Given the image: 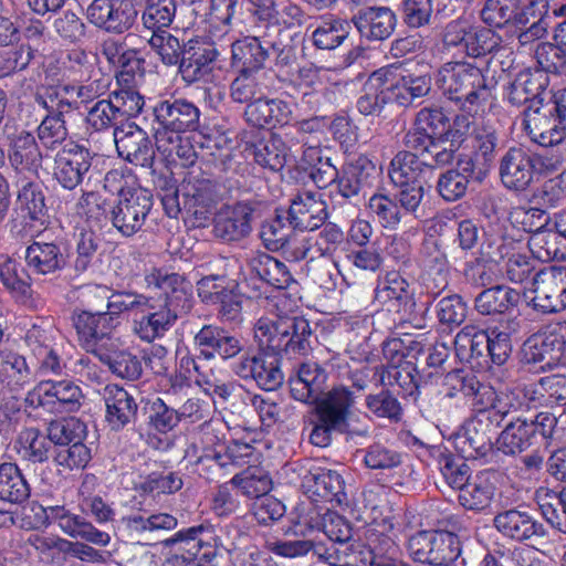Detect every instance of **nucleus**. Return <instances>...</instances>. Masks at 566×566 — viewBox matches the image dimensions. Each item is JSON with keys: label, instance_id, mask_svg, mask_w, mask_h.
Instances as JSON below:
<instances>
[{"label": "nucleus", "instance_id": "obj_1", "mask_svg": "<svg viewBox=\"0 0 566 566\" xmlns=\"http://www.w3.org/2000/svg\"><path fill=\"white\" fill-rule=\"evenodd\" d=\"M437 84L443 95L468 114L476 115L493 99L496 82L484 70L471 63H446L438 72Z\"/></svg>", "mask_w": 566, "mask_h": 566}, {"label": "nucleus", "instance_id": "obj_2", "mask_svg": "<svg viewBox=\"0 0 566 566\" xmlns=\"http://www.w3.org/2000/svg\"><path fill=\"white\" fill-rule=\"evenodd\" d=\"M522 403L510 400L506 403L492 405L481 409L463 426L462 432L454 437V446L462 458L484 460L485 463L496 455L493 437L503 420L520 411Z\"/></svg>", "mask_w": 566, "mask_h": 566}, {"label": "nucleus", "instance_id": "obj_3", "mask_svg": "<svg viewBox=\"0 0 566 566\" xmlns=\"http://www.w3.org/2000/svg\"><path fill=\"white\" fill-rule=\"evenodd\" d=\"M177 281V276H165L159 283V293L147 296L139 317H134V331L143 340L153 342L164 336L178 316L190 308L187 293L181 289H174L171 294L166 291Z\"/></svg>", "mask_w": 566, "mask_h": 566}, {"label": "nucleus", "instance_id": "obj_4", "mask_svg": "<svg viewBox=\"0 0 566 566\" xmlns=\"http://www.w3.org/2000/svg\"><path fill=\"white\" fill-rule=\"evenodd\" d=\"M355 405V396L343 385L334 386L321 398L315 407L317 422L314 426L310 441L321 448L329 446L332 432L365 436L366 431H353L349 429V417Z\"/></svg>", "mask_w": 566, "mask_h": 566}, {"label": "nucleus", "instance_id": "obj_5", "mask_svg": "<svg viewBox=\"0 0 566 566\" xmlns=\"http://www.w3.org/2000/svg\"><path fill=\"white\" fill-rule=\"evenodd\" d=\"M554 170V165L531 150L521 147H510L499 160V177L507 190L526 191L535 181L537 175Z\"/></svg>", "mask_w": 566, "mask_h": 566}, {"label": "nucleus", "instance_id": "obj_6", "mask_svg": "<svg viewBox=\"0 0 566 566\" xmlns=\"http://www.w3.org/2000/svg\"><path fill=\"white\" fill-rule=\"evenodd\" d=\"M410 557L431 566H450L461 555V542L457 534L441 530H424L408 541Z\"/></svg>", "mask_w": 566, "mask_h": 566}, {"label": "nucleus", "instance_id": "obj_7", "mask_svg": "<svg viewBox=\"0 0 566 566\" xmlns=\"http://www.w3.org/2000/svg\"><path fill=\"white\" fill-rule=\"evenodd\" d=\"M153 206L154 199L149 190H122L117 203L109 211V220L122 235L132 237L143 230Z\"/></svg>", "mask_w": 566, "mask_h": 566}, {"label": "nucleus", "instance_id": "obj_8", "mask_svg": "<svg viewBox=\"0 0 566 566\" xmlns=\"http://www.w3.org/2000/svg\"><path fill=\"white\" fill-rule=\"evenodd\" d=\"M273 0H250V73L264 67V62L275 51L270 31L275 30Z\"/></svg>", "mask_w": 566, "mask_h": 566}, {"label": "nucleus", "instance_id": "obj_9", "mask_svg": "<svg viewBox=\"0 0 566 566\" xmlns=\"http://www.w3.org/2000/svg\"><path fill=\"white\" fill-rule=\"evenodd\" d=\"M533 307L542 313H558L566 308V266L549 265L532 277Z\"/></svg>", "mask_w": 566, "mask_h": 566}, {"label": "nucleus", "instance_id": "obj_10", "mask_svg": "<svg viewBox=\"0 0 566 566\" xmlns=\"http://www.w3.org/2000/svg\"><path fill=\"white\" fill-rule=\"evenodd\" d=\"M81 388L70 380L39 382L25 397L31 407H43L51 412H72L80 408Z\"/></svg>", "mask_w": 566, "mask_h": 566}, {"label": "nucleus", "instance_id": "obj_11", "mask_svg": "<svg viewBox=\"0 0 566 566\" xmlns=\"http://www.w3.org/2000/svg\"><path fill=\"white\" fill-rule=\"evenodd\" d=\"M408 281L398 272H388L384 277L378 279L375 287L374 301L382 306L403 305L409 315L401 321L400 326L406 324L413 328L422 329L426 327L424 317L418 315L417 303L409 290Z\"/></svg>", "mask_w": 566, "mask_h": 566}, {"label": "nucleus", "instance_id": "obj_12", "mask_svg": "<svg viewBox=\"0 0 566 566\" xmlns=\"http://www.w3.org/2000/svg\"><path fill=\"white\" fill-rule=\"evenodd\" d=\"M114 326V318L99 312H82L75 319L81 345L96 356L108 346H117V338L112 335Z\"/></svg>", "mask_w": 566, "mask_h": 566}, {"label": "nucleus", "instance_id": "obj_13", "mask_svg": "<svg viewBox=\"0 0 566 566\" xmlns=\"http://www.w3.org/2000/svg\"><path fill=\"white\" fill-rule=\"evenodd\" d=\"M86 17L95 27L111 33H123L134 23L136 11L129 0H93Z\"/></svg>", "mask_w": 566, "mask_h": 566}, {"label": "nucleus", "instance_id": "obj_14", "mask_svg": "<svg viewBox=\"0 0 566 566\" xmlns=\"http://www.w3.org/2000/svg\"><path fill=\"white\" fill-rule=\"evenodd\" d=\"M318 500L315 497H305L296 504L297 511L296 524L305 525L310 528L322 525L323 532L331 542L339 545H346L352 536L349 524L339 515L316 511Z\"/></svg>", "mask_w": 566, "mask_h": 566}, {"label": "nucleus", "instance_id": "obj_15", "mask_svg": "<svg viewBox=\"0 0 566 566\" xmlns=\"http://www.w3.org/2000/svg\"><path fill=\"white\" fill-rule=\"evenodd\" d=\"M565 347L564 337L556 333L533 334L522 345L521 360L543 371L553 369L560 361Z\"/></svg>", "mask_w": 566, "mask_h": 566}, {"label": "nucleus", "instance_id": "obj_16", "mask_svg": "<svg viewBox=\"0 0 566 566\" xmlns=\"http://www.w3.org/2000/svg\"><path fill=\"white\" fill-rule=\"evenodd\" d=\"M90 151L83 146L67 144L55 157L54 178L67 190L82 184L92 165Z\"/></svg>", "mask_w": 566, "mask_h": 566}, {"label": "nucleus", "instance_id": "obj_17", "mask_svg": "<svg viewBox=\"0 0 566 566\" xmlns=\"http://www.w3.org/2000/svg\"><path fill=\"white\" fill-rule=\"evenodd\" d=\"M326 203L316 193L304 191L296 195L286 211L292 230L311 232L321 228L327 219Z\"/></svg>", "mask_w": 566, "mask_h": 566}, {"label": "nucleus", "instance_id": "obj_18", "mask_svg": "<svg viewBox=\"0 0 566 566\" xmlns=\"http://www.w3.org/2000/svg\"><path fill=\"white\" fill-rule=\"evenodd\" d=\"M547 77L539 72L522 71L509 88V102L515 106L527 105L524 111V123L527 127L528 114L545 107L543 94L546 90Z\"/></svg>", "mask_w": 566, "mask_h": 566}, {"label": "nucleus", "instance_id": "obj_19", "mask_svg": "<svg viewBox=\"0 0 566 566\" xmlns=\"http://www.w3.org/2000/svg\"><path fill=\"white\" fill-rule=\"evenodd\" d=\"M359 35L370 42L389 39L397 25L396 13L388 7H364L350 19Z\"/></svg>", "mask_w": 566, "mask_h": 566}, {"label": "nucleus", "instance_id": "obj_20", "mask_svg": "<svg viewBox=\"0 0 566 566\" xmlns=\"http://www.w3.org/2000/svg\"><path fill=\"white\" fill-rule=\"evenodd\" d=\"M114 142L118 155L125 160L146 167L153 161L151 143L142 128L134 123H127L114 130Z\"/></svg>", "mask_w": 566, "mask_h": 566}, {"label": "nucleus", "instance_id": "obj_21", "mask_svg": "<svg viewBox=\"0 0 566 566\" xmlns=\"http://www.w3.org/2000/svg\"><path fill=\"white\" fill-rule=\"evenodd\" d=\"M327 373L316 361L302 363L296 369L295 376L290 377L291 395L295 400L306 403H315L324 397Z\"/></svg>", "mask_w": 566, "mask_h": 566}, {"label": "nucleus", "instance_id": "obj_22", "mask_svg": "<svg viewBox=\"0 0 566 566\" xmlns=\"http://www.w3.org/2000/svg\"><path fill=\"white\" fill-rule=\"evenodd\" d=\"M250 155L255 166L271 172L280 171L285 165V146L272 129L250 130Z\"/></svg>", "mask_w": 566, "mask_h": 566}, {"label": "nucleus", "instance_id": "obj_23", "mask_svg": "<svg viewBox=\"0 0 566 566\" xmlns=\"http://www.w3.org/2000/svg\"><path fill=\"white\" fill-rule=\"evenodd\" d=\"M494 526L504 536L516 542L548 537L547 528L528 513L515 509L499 513Z\"/></svg>", "mask_w": 566, "mask_h": 566}, {"label": "nucleus", "instance_id": "obj_24", "mask_svg": "<svg viewBox=\"0 0 566 566\" xmlns=\"http://www.w3.org/2000/svg\"><path fill=\"white\" fill-rule=\"evenodd\" d=\"M158 125L175 132L193 130L199 120L198 108L184 99L163 101L154 108Z\"/></svg>", "mask_w": 566, "mask_h": 566}, {"label": "nucleus", "instance_id": "obj_25", "mask_svg": "<svg viewBox=\"0 0 566 566\" xmlns=\"http://www.w3.org/2000/svg\"><path fill=\"white\" fill-rule=\"evenodd\" d=\"M12 450L25 462L36 464L49 460L53 449L48 432L36 427H24L12 441Z\"/></svg>", "mask_w": 566, "mask_h": 566}, {"label": "nucleus", "instance_id": "obj_26", "mask_svg": "<svg viewBox=\"0 0 566 566\" xmlns=\"http://www.w3.org/2000/svg\"><path fill=\"white\" fill-rule=\"evenodd\" d=\"M455 355L461 361L475 367L488 365V331L467 325L454 337Z\"/></svg>", "mask_w": 566, "mask_h": 566}, {"label": "nucleus", "instance_id": "obj_27", "mask_svg": "<svg viewBox=\"0 0 566 566\" xmlns=\"http://www.w3.org/2000/svg\"><path fill=\"white\" fill-rule=\"evenodd\" d=\"M282 337V348L287 355L306 356L313 349V329L304 317H291L280 321L276 328Z\"/></svg>", "mask_w": 566, "mask_h": 566}, {"label": "nucleus", "instance_id": "obj_28", "mask_svg": "<svg viewBox=\"0 0 566 566\" xmlns=\"http://www.w3.org/2000/svg\"><path fill=\"white\" fill-rule=\"evenodd\" d=\"M517 413L518 411L509 416L512 419L495 441L496 451L506 455H517L533 446L534 429Z\"/></svg>", "mask_w": 566, "mask_h": 566}, {"label": "nucleus", "instance_id": "obj_29", "mask_svg": "<svg viewBox=\"0 0 566 566\" xmlns=\"http://www.w3.org/2000/svg\"><path fill=\"white\" fill-rule=\"evenodd\" d=\"M388 71L378 70L369 75L357 99V109L365 116H380L390 96L387 88Z\"/></svg>", "mask_w": 566, "mask_h": 566}, {"label": "nucleus", "instance_id": "obj_30", "mask_svg": "<svg viewBox=\"0 0 566 566\" xmlns=\"http://www.w3.org/2000/svg\"><path fill=\"white\" fill-rule=\"evenodd\" d=\"M281 263L269 254L261 253L250 260V300H268L277 280L274 273Z\"/></svg>", "mask_w": 566, "mask_h": 566}, {"label": "nucleus", "instance_id": "obj_31", "mask_svg": "<svg viewBox=\"0 0 566 566\" xmlns=\"http://www.w3.org/2000/svg\"><path fill=\"white\" fill-rule=\"evenodd\" d=\"M106 421L113 429H120L130 421L137 406L134 398L122 387L111 384L103 390Z\"/></svg>", "mask_w": 566, "mask_h": 566}, {"label": "nucleus", "instance_id": "obj_32", "mask_svg": "<svg viewBox=\"0 0 566 566\" xmlns=\"http://www.w3.org/2000/svg\"><path fill=\"white\" fill-rule=\"evenodd\" d=\"M472 147L478 168L480 171H488L493 166L502 147L501 136L496 127L489 123L476 125L472 132Z\"/></svg>", "mask_w": 566, "mask_h": 566}, {"label": "nucleus", "instance_id": "obj_33", "mask_svg": "<svg viewBox=\"0 0 566 566\" xmlns=\"http://www.w3.org/2000/svg\"><path fill=\"white\" fill-rule=\"evenodd\" d=\"M521 301L518 291L504 285L491 286L479 293L474 300V308L481 315L504 314L516 307Z\"/></svg>", "mask_w": 566, "mask_h": 566}, {"label": "nucleus", "instance_id": "obj_34", "mask_svg": "<svg viewBox=\"0 0 566 566\" xmlns=\"http://www.w3.org/2000/svg\"><path fill=\"white\" fill-rule=\"evenodd\" d=\"M34 375L23 356L17 353L0 354V385L10 391H20Z\"/></svg>", "mask_w": 566, "mask_h": 566}, {"label": "nucleus", "instance_id": "obj_35", "mask_svg": "<svg viewBox=\"0 0 566 566\" xmlns=\"http://www.w3.org/2000/svg\"><path fill=\"white\" fill-rule=\"evenodd\" d=\"M24 342L42 369L53 373L60 369L59 357L53 348L51 331L33 325L28 329Z\"/></svg>", "mask_w": 566, "mask_h": 566}, {"label": "nucleus", "instance_id": "obj_36", "mask_svg": "<svg viewBox=\"0 0 566 566\" xmlns=\"http://www.w3.org/2000/svg\"><path fill=\"white\" fill-rule=\"evenodd\" d=\"M203 531L205 527L198 525L177 532L167 542L174 544L185 543V547H179L172 555L166 558L161 566H197L196 557L201 548L199 535Z\"/></svg>", "mask_w": 566, "mask_h": 566}, {"label": "nucleus", "instance_id": "obj_37", "mask_svg": "<svg viewBox=\"0 0 566 566\" xmlns=\"http://www.w3.org/2000/svg\"><path fill=\"white\" fill-rule=\"evenodd\" d=\"M11 165L19 171L36 172L41 165V153L34 137L27 132L15 135L9 153Z\"/></svg>", "mask_w": 566, "mask_h": 566}, {"label": "nucleus", "instance_id": "obj_38", "mask_svg": "<svg viewBox=\"0 0 566 566\" xmlns=\"http://www.w3.org/2000/svg\"><path fill=\"white\" fill-rule=\"evenodd\" d=\"M126 490L128 483L134 485L133 490L140 493H153L155 495H170L182 488L181 478L174 472L151 473L148 476L135 474L125 475Z\"/></svg>", "mask_w": 566, "mask_h": 566}, {"label": "nucleus", "instance_id": "obj_39", "mask_svg": "<svg viewBox=\"0 0 566 566\" xmlns=\"http://www.w3.org/2000/svg\"><path fill=\"white\" fill-rule=\"evenodd\" d=\"M430 164V160L420 159L411 151H398L390 163V180L395 186H403L412 181L423 182L420 175Z\"/></svg>", "mask_w": 566, "mask_h": 566}, {"label": "nucleus", "instance_id": "obj_40", "mask_svg": "<svg viewBox=\"0 0 566 566\" xmlns=\"http://www.w3.org/2000/svg\"><path fill=\"white\" fill-rule=\"evenodd\" d=\"M527 245L533 256L542 262L560 261L566 258L565 241L547 227L531 234Z\"/></svg>", "mask_w": 566, "mask_h": 566}, {"label": "nucleus", "instance_id": "obj_41", "mask_svg": "<svg viewBox=\"0 0 566 566\" xmlns=\"http://www.w3.org/2000/svg\"><path fill=\"white\" fill-rule=\"evenodd\" d=\"M277 355L279 353L264 352V354H258L251 359L250 376L266 392L276 389L283 382Z\"/></svg>", "mask_w": 566, "mask_h": 566}, {"label": "nucleus", "instance_id": "obj_42", "mask_svg": "<svg viewBox=\"0 0 566 566\" xmlns=\"http://www.w3.org/2000/svg\"><path fill=\"white\" fill-rule=\"evenodd\" d=\"M25 261L29 268L41 274L60 270L65 259L61 249L54 243L34 242L25 251Z\"/></svg>", "mask_w": 566, "mask_h": 566}, {"label": "nucleus", "instance_id": "obj_43", "mask_svg": "<svg viewBox=\"0 0 566 566\" xmlns=\"http://www.w3.org/2000/svg\"><path fill=\"white\" fill-rule=\"evenodd\" d=\"M388 380V385H397L405 395L412 396L418 391L422 379H426L424 370L420 374L412 361L399 365H386L382 367L380 381Z\"/></svg>", "mask_w": 566, "mask_h": 566}, {"label": "nucleus", "instance_id": "obj_44", "mask_svg": "<svg viewBox=\"0 0 566 566\" xmlns=\"http://www.w3.org/2000/svg\"><path fill=\"white\" fill-rule=\"evenodd\" d=\"M117 338V346H108L97 356L109 369L122 378L136 379L142 374V364L136 356L122 349Z\"/></svg>", "mask_w": 566, "mask_h": 566}, {"label": "nucleus", "instance_id": "obj_45", "mask_svg": "<svg viewBox=\"0 0 566 566\" xmlns=\"http://www.w3.org/2000/svg\"><path fill=\"white\" fill-rule=\"evenodd\" d=\"M284 108L286 105L281 101L262 97L250 99V130L271 129L274 123L285 119Z\"/></svg>", "mask_w": 566, "mask_h": 566}, {"label": "nucleus", "instance_id": "obj_46", "mask_svg": "<svg viewBox=\"0 0 566 566\" xmlns=\"http://www.w3.org/2000/svg\"><path fill=\"white\" fill-rule=\"evenodd\" d=\"M286 217L284 210L274 209L273 214L261 222L259 237L266 249L279 251L284 247L292 231L289 222H285Z\"/></svg>", "mask_w": 566, "mask_h": 566}, {"label": "nucleus", "instance_id": "obj_47", "mask_svg": "<svg viewBox=\"0 0 566 566\" xmlns=\"http://www.w3.org/2000/svg\"><path fill=\"white\" fill-rule=\"evenodd\" d=\"M349 30L350 21L339 18L332 19L314 30L312 40L317 49L334 50L347 39Z\"/></svg>", "mask_w": 566, "mask_h": 566}, {"label": "nucleus", "instance_id": "obj_48", "mask_svg": "<svg viewBox=\"0 0 566 566\" xmlns=\"http://www.w3.org/2000/svg\"><path fill=\"white\" fill-rule=\"evenodd\" d=\"M96 292L98 295H104L107 298L108 316H117L122 313L130 312L134 313L135 317H139L142 308L146 305V297L143 294L133 292H114L108 294L106 286H97Z\"/></svg>", "mask_w": 566, "mask_h": 566}, {"label": "nucleus", "instance_id": "obj_49", "mask_svg": "<svg viewBox=\"0 0 566 566\" xmlns=\"http://www.w3.org/2000/svg\"><path fill=\"white\" fill-rule=\"evenodd\" d=\"M365 406L377 418L387 419L394 423H398L402 419L401 403L389 389H381L377 394L367 395Z\"/></svg>", "mask_w": 566, "mask_h": 566}, {"label": "nucleus", "instance_id": "obj_50", "mask_svg": "<svg viewBox=\"0 0 566 566\" xmlns=\"http://www.w3.org/2000/svg\"><path fill=\"white\" fill-rule=\"evenodd\" d=\"M507 219L510 223L520 230L525 232L535 233L545 229L549 222V214L539 207H524L516 206L512 207Z\"/></svg>", "mask_w": 566, "mask_h": 566}, {"label": "nucleus", "instance_id": "obj_51", "mask_svg": "<svg viewBox=\"0 0 566 566\" xmlns=\"http://www.w3.org/2000/svg\"><path fill=\"white\" fill-rule=\"evenodd\" d=\"M83 86L59 85L48 90L45 96H41L39 102L49 111H56L61 116L64 112L76 107L77 99L83 96Z\"/></svg>", "mask_w": 566, "mask_h": 566}, {"label": "nucleus", "instance_id": "obj_52", "mask_svg": "<svg viewBox=\"0 0 566 566\" xmlns=\"http://www.w3.org/2000/svg\"><path fill=\"white\" fill-rule=\"evenodd\" d=\"M151 52L160 59L165 65H177L181 60L182 45L178 38L167 30H159L151 33L148 39Z\"/></svg>", "mask_w": 566, "mask_h": 566}, {"label": "nucleus", "instance_id": "obj_53", "mask_svg": "<svg viewBox=\"0 0 566 566\" xmlns=\"http://www.w3.org/2000/svg\"><path fill=\"white\" fill-rule=\"evenodd\" d=\"M85 424L74 417L53 421L48 427L51 446H57V448L81 441L85 436Z\"/></svg>", "mask_w": 566, "mask_h": 566}, {"label": "nucleus", "instance_id": "obj_54", "mask_svg": "<svg viewBox=\"0 0 566 566\" xmlns=\"http://www.w3.org/2000/svg\"><path fill=\"white\" fill-rule=\"evenodd\" d=\"M518 0H485L481 10V19L489 27L503 28L514 23Z\"/></svg>", "mask_w": 566, "mask_h": 566}, {"label": "nucleus", "instance_id": "obj_55", "mask_svg": "<svg viewBox=\"0 0 566 566\" xmlns=\"http://www.w3.org/2000/svg\"><path fill=\"white\" fill-rule=\"evenodd\" d=\"M175 12L174 0H153L143 13V23L151 33L165 30L172 22Z\"/></svg>", "mask_w": 566, "mask_h": 566}, {"label": "nucleus", "instance_id": "obj_56", "mask_svg": "<svg viewBox=\"0 0 566 566\" xmlns=\"http://www.w3.org/2000/svg\"><path fill=\"white\" fill-rule=\"evenodd\" d=\"M520 241L504 234H485L481 243V255L486 262L497 263L518 250Z\"/></svg>", "mask_w": 566, "mask_h": 566}, {"label": "nucleus", "instance_id": "obj_57", "mask_svg": "<svg viewBox=\"0 0 566 566\" xmlns=\"http://www.w3.org/2000/svg\"><path fill=\"white\" fill-rule=\"evenodd\" d=\"M248 213L243 208L220 213L216 220L214 232L223 240H237L247 231Z\"/></svg>", "mask_w": 566, "mask_h": 566}, {"label": "nucleus", "instance_id": "obj_58", "mask_svg": "<svg viewBox=\"0 0 566 566\" xmlns=\"http://www.w3.org/2000/svg\"><path fill=\"white\" fill-rule=\"evenodd\" d=\"M536 27L542 24L543 29L549 28L552 14L548 0H531L528 3L515 11L514 24Z\"/></svg>", "mask_w": 566, "mask_h": 566}, {"label": "nucleus", "instance_id": "obj_59", "mask_svg": "<svg viewBox=\"0 0 566 566\" xmlns=\"http://www.w3.org/2000/svg\"><path fill=\"white\" fill-rule=\"evenodd\" d=\"M535 57L541 67L553 74H566V50L559 43L541 42L535 50Z\"/></svg>", "mask_w": 566, "mask_h": 566}, {"label": "nucleus", "instance_id": "obj_60", "mask_svg": "<svg viewBox=\"0 0 566 566\" xmlns=\"http://www.w3.org/2000/svg\"><path fill=\"white\" fill-rule=\"evenodd\" d=\"M368 208L378 222L387 229H395L403 217L397 202L386 195L371 196Z\"/></svg>", "mask_w": 566, "mask_h": 566}, {"label": "nucleus", "instance_id": "obj_61", "mask_svg": "<svg viewBox=\"0 0 566 566\" xmlns=\"http://www.w3.org/2000/svg\"><path fill=\"white\" fill-rule=\"evenodd\" d=\"M465 53L478 57L495 51L501 43V38L492 29H469L467 35Z\"/></svg>", "mask_w": 566, "mask_h": 566}, {"label": "nucleus", "instance_id": "obj_62", "mask_svg": "<svg viewBox=\"0 0 566 566\" xmlns=\"http://www.w3.org/2000/svg\"><path fill=\"white\" fill-rule=\"evenodd\" d=\"M467 312V303L458 294L444 296L437 303V316L443 325L460 326L465 321Z\"/></svg>", "mask_w": 566, "mask_h": 566}, {"label": "nucleus", "instance_id": "obj_63", "mask_svg": "<svg viewBox=\"0 0 566 566\" xmlns=\"http://www.w3.org/2000/svg\"><path fill=\"white\" fill-rule=\"evenodd\" d=\"M0 280L15 295H27L29 292L24 270L7 255H0Z\"/></svg>", "mask_w": 566, "mask_h": 566}, {"label": "nucleus", "instance_id": "obj_64", "mask_svg": "<svg viewBox=\"0 0 566 566\" xmlns=\"http://www.w3.org/2000/svg\"><path fill=\"white\" fill-rule=\"evenodd\" d=\"M440 470L448 483L454 491H463L469 485V467L464 458L455 459L452 455H442L440 459Z\"/></svg>", "mask_w": 566, "mask_h": 566}]
</instances>
